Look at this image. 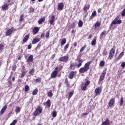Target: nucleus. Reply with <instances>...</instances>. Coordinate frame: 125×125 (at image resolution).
I'll return each mask as SVG.
<instances>
[{"label":"nucleus","mask_w":125,"mask_h":125,"mask_svg":"<svg viewBox=\"0 0 125 125\" xmlns=\"http://www.w3.org/2000/svg\"><path fill=\"white\" fill-rule=\"evenodd\" d=\"M106 35H107V32L103 31L101 34V37H103V36H106Z\"/></svg>","instance_id":"8fccbe9b"},{"label":"nucleus","mask_w":125,"mask_h":125,"mask_svg":"<svg viewBox=\"0 0 125 125\" xmlns=\"http://www.w3.org/2000/svg\"><path fill=\"white\" fill-rule=\"evenodd\" d=\"M42 81V78L41 77L38 78L36 80V82L37 83H40V82Z\"/></svg>","instance_id":"5fc2aeb1"},{"label":"nucleus","mask_w":125,"mask_h":125,"mask_svg":"<svg viewBox=\"0 0 125 125\" xmlns=\"http://www.w3.org/2000/svg\"><path fill=\"white\" fill-rule=\"evenodd\" d=\"M41 41V38H36L35 39H34L32 41V44H36V43H38L39 42Z\"/></svg>","instance_id":"4468645a"},{"label":"nucleus","mask_w":125,"mask_h":125,"mask_svg":"<svg viewBox=\"0 0 125 125\" xmlns=\"http://www.w3.org/2000/svg\"><path fill=\"white\" fill-rule=\"evenodd\" d=\"M65 84H66L67 87H70V84L69 83V82L68 81V80L65 79Z\"/></svg>","instance_id":"37998d69"},{"label":"nucleus","mask_w":125,"mask_h":125,"mask_svg":"<svg viewBox=\"0 0 125 125\" xmlns=\"http://www.w3.org/2000/svg\"><path fill=\"white\" fill-rule=\"evenodd\" d=\"M102 92V90L100 88H97L95 90V93H96V96L98 95H100L101 92Z\"/></svg>","instance_id":"9d476101"},{"label":"nucleus","mask_w":125,"mask_h":125,"mask_svg":"<svg viewBox=\"0 0 125 125\" xmlns=\"http://www.w3.org/2000/svg\"><path fill=\"white\" fill-rule=\"evenodd\" d=\"M29 38H30V34L26 35L24 37L22 41L23 43H25V42H26L28 41V40H29Z\"/></svg>","instance_id":"6ab92c4d"},{"label":"nucleus","mask_w":125,"mask_h":125,"mask_svg":"<svg viewBox=\"0 0 125 125\" xmlns=\"http://www.w3.org/2000/svg\"><path fill=\"white\" fill-rule=\"evenodd\" d=\"M73 94H74V91L69 92V95L68 96V100H70V98L73 96Z\"/></svg>","instance_id":"79ce46f5"},{"label":"nucleus","mask_w":125,"mask_h":125,"mask_svg":"<svg viewBox=\"0 0 125 125\" xmlns=\"http://www.w3.org/2000/svg\"><path fill=\"white\" fill-rule=\"evenodd\" d=\"M110 125V122L109 121V119H107L104 122H103L101 125Z\"/></svg>","instance_id":"4be33fe9"},{"label":"nucleus","mask_w":125,"mask_h":125,"mask_svg":"<svg viewBox=\"0 0 125 125\" xmlns=\"http://www.w3.org/2000/svg\"><path fill=\"white\" fill-rule=\"evenodd\" d=\"M115 102H116V99L112 98L111 99L109 102L108 103V105L109 107H113V106L115 105Z\"/></svg>","instance_id":"0eeeda50"},{"label":"nucleus","mask_w":125,"mask_h":125,"mask_svg":"<svg viewBox=\"0 0 125 125\" xmlns=\"http://www.w3.org/2000/svg\"><path fill=\"white\" fill-rule=\"evenodd\" d=\"M4 48V45L2 44H0V52H1Z\"/></svg>","instance_id":"a19ab883"},{"label":"nucleus","mask_w":125,"mask_h":125,"mask_svg":"<svg viewBox=\"0 0 125 125\" xmlns=\"http://www.w3.org/2000/svg\"><path fill=\"white\" fill-rule=\"evenodd\" d=\"M24 14H21L20 17V22H23V20H24Z\"/></svg>","instance_id":"473e14b6"},{"label":"nucleus","mask_w":125,"mask_h":125,"mask_svg":"<svg viewBox=\"0 0 125 125\" xmlns=\"http://www.w3.org/2000/svg\"><path fill=\"white\" fill-rule=\"evenodd\" d=\"M29 85H25V87H24V91L25 92H27V91H29Z\"/></svg>","instance_id":"ea45409f"},{"label":"nucleus","mask_w":125,"mask_h":125,"mask_svg":"<svg viewBox=\"0 0 125 125\" xmlns=\"http://www.w3.org/2000/svg\"><path fill=\"white\" fill-rule=\"evenodd\" d=\"M5 112V110L4 109H3L2 108L1 109L0 114V115H3V114Z\"/></svg>","instance_id":"052dcab7"},{"label":"nucleus","mask_w":125,"mask_h":125,"mask_svg":"<svg viewBox=\"0 0 125 125\" xmlns=\"http://www.w3.org/2000/svg\"><path fill=\"white\" fill-rule=\"evenodd\" d=\"M105 75H106V70H104L102 74L100 76V81H101V82H103V81H104V79H105Z\"/></svg>","instance_id":"6e6552de"},{"label":"nucleus","mask_w":125,"mask_h":125,"mask_svg":"<svg viewBox=\"0 0 125 125\" xmlns=\"http://www.w3.org/2000/svg\"><path fill=\"white\" fill-rule=\"evenodd\" d=\"M50 35V33H49V31L46 32V34L45 35V39H48V38H49Z\"/></svg>","instance_id":"58836bf2"},{"label":"nucleus","mask_w":125,"mask_h":125,"mask_svg":"<svg viewBox=\"0 0 125 125\" xmlns=\"http://www.w3.org/2000/svg\"><path fill=\"white\" fill-rule=\"evenodd\" d=\"M16 68H17V66H16V64H13L12 67V71H15L16 70Z\"/></svg>","instance_id":"de8ad7c7"},{"label":"nucleus","mask_w":125,"mask_h":125,"mask_svg":"<svg viewBox=\"0 0 125 125\" xmlns=\"http://www.w3.org/2000/svg\"><path fill=\"white\" fill-rule=\"evenodd\" d=\"M3 110L6 111V109H7V104H5V105L2 108Z\"/></svg>","instance_id":"bf43d9fd"},{"label":"nucleus","mask_w":125,"mask_h":125,"mask_svg":"<svg viewBox=\"0 0 125 125\" xmlns=\"http://www.w3.org/2000/svg\"><path fill=\"white\" fill-rule=\"evenodd\" d=\"M84 83L87 86V85H89V84H90V81L86 80L85 83Z\"/></svg>","instance_id":"3c124183"},{"label":"nucleus","mask_w":125,"mask_h":125,"mask_svg":"<svg viewBox=\"0 0 125 125\" xmlns=\"http://www.w3.org/2000/svg\"><path fill=\"white\" fill-rule=\"evenodd\" d=\"M48 97H52L53 96V93H52V90H50L47 92Z\"/></svg>","instance_id":"393cba45"},{"label":"nucleus","mask_w":125,"mask_h":125,"mask_svg":"<svg viewBox=\"0 0 125 125\" xmlns=\"http://www.w3.org/2000/svg\"><path fill=\"white\" fill-rule=\"evenodd\" d=\"M35 10V9H34V8H30V10H29V12H34Z\"/></svg>","instance_id":"e2e57ef3"},{"label":"nucleus","mask_w":125,"mask_h":125,"mask_svg":"<svg viewBox=\"0 0 125 125\" xmlns=\"http://www.w3.org/2000/svg\"><path fill=\"white\" fill-rule=\"evenodd\" d=\"M17 123V120L15 119L14 121H13V122L11 124H12L13 125H16Z\"/></svg>","instance_id":"4d7b16f0"},{"label":"nucleus","mask_w":125,"mask_h":125,"mask_svg":"<svg viewBox=\"0 0 125 125\" xmlns=\"http://www.w3.org/2000/svg\"><path fill=\"white\" fill-rule=\"evenodd\" d=\"M100 25H101V23H100V22H98L97 21L95 24V28H96V27H100Z\"/></svg>","instance_id":"c03bdc74"},{"label":"nucleus","mask_w":125,"mask_h":125,"mask_svg":"<svg viewBox=\"0 0 125 125\" xmlns=\"http://www.w3.org/2000/svg\"><path fill=\"white\" fill-rule=\"evenodd\" d=\"M120 16H118L115 19L112 21L110 24V27H113V25H119L122 23V20H119Z\"/></svg>","instance_id":"f03ea898"},{"label":"nucleus","mask_w":125,"mask_h":125,"mask_svg":"<svg viewBox=\"0 0 125 125\" xmlns=\"http://www.w3.org/2000/svg\"><path fill=\"white\" fill-rule=\"evenodd\" d=\"M27 71H23L22 72V73L21 74V78H24L26 73H27Z\"/></svg>","instance_id":"09e8293b"},{"label":"nucleus","mask_w":125,"mask_h":125,"mask_svg":"<svg viewBox=\"0 0 125 125\" xmlns=\"http://www.w3.org/2000/svg\"><path fill=\"white\" fill-rule=\"evenodd\" d=\"M96 14H97L96 11H93L92 13V17H90L89 18V20H91V19H93V17H95V16H96Z\"/></svg>","instance_id":"a878e982"},{"label":"nucleus","mask_w":125,"mask_h":125,"mask_svg":"<svg viewBox=\"0 0 125 125\" xmlns=\"http://www.w3.org/2000/svg\"><path fill=\"white\" fill-rule=\"evenodd\" d=\"M58 66H56L54 69V71L52 73L51 75V78L54 79L57 77V74H58Z\"/></svg>","instance_id":"20e7f679"},{"label":"nucleus","mask_w":125,"mask_h":125,"mask_svg":"<svg viewBox=\"0 0 125 125\" xmlns=\"http://www.w3.org/2000/svg\"><path fill=\"white\" fill-rule=\"evenodd\" d=\"M77 44H78V43L77 42H75L73 44L75 47H76V46H77Z\"/></svg>","instance_id":"338daca9"},{"label":"nucleus","mask_w":125,"mask_h":125,"mask_svg":"<svg viewBox=\"0 0 125 125\" xmlns=\"http://www.w3.org/2000/svg\"><path fill=\"white\" fill-rule=\"evenodd\" d=\"M76 75H77V71H71L68 75V78L69 79H73L74 76H76Z\"/></svg>","instance_id":"1a4fd4ad"},{"label":"nucleus","mask_w":125,"mask_h":125,"mask_svg":"<svg viewBox=\"0 0 125 125\" xmlns=\"http://www.w3.org/2000/svg\"><path fill=\"white\" fill-rule=\"evenodd\" d=\"M35 73V69L32 68L31 69H30L29 73L30 75H34V73Z\"/></svg>","instance_id":"c9c22d12"},{"label":"nucleus","mask_w":125,"mask_h":125,"mask_svg":"<svg viewBox=\"0 0 125 125\" xmlns=\"http://www.w3.org/2000/svg\"><path fill=\"white\" fill-rule=\"evenodd\" d=\"M91 44L93 46H94V45H95V44H96V38H94L93 40L92 41Z\"/></svg>","instance_id":"f704fd0d"},{"label":"nucleus","mask_w":125,"mask_h":125,"mask_svg":"<svg viewBox=\"0 0 125 125\" xmlns=\"http://www.w3.org/2000/svg\"><path fill=\"white\" fill-rule=\"evenodd\" d=\"M86 87H87V86L84 83H82V86H81V88L82 90L85 91V90H86Z\"/></svg>","instance_id":"aec40b11"},{"label":"nucleus","mask_w":125,"mask_h":125,"mask_svg":"<svg viewBox=\"0 0 125 125\" xmlns=\"http://www.w3.org/2000/svg\"><path fill=\"white\" fill-rule=\"evenodd\" d=\"M66 42H67L66 40V39H65V38L63 39L62 40V42H61V46H63V45H64V44H65V43H66Z\"/></svg>","instance_id":"cd10ccee"},{"label":"nucleus","mask_w":125,"mask_h":125,"mask_svg":"<svg viewBox=\"0 0 125 125\" xmlns=\"http://www.w3.org/2000/svg\"><path fill=\"white\" fill-rule=\"evenodd\" d=\"M21 108H20V106H16L15 108V113L16 114H18V113H20V111H21Z\"/></svg>","instance_id":"5701e85b"},{"label":"nucleus","mask_w":125,"mask_h":125,"mask_svg":"<svg viewBox=\"0 0 125 125\" xmlns=\"http://www.w3.org/2000/svg\"><path fill=\"white\" fill-rule=\"evenodd\" d=\"M9 6V4L5 3L1 6V10H6L8 7Z\"/></svg>","instance_id":"f3484780"},{"label":"nucleus","mask_w":125,"mask_h":125,"mask_svg":"<svg viewBox=\"0 0 125 125\" xmlns=\"http://www.w3.org/2000/svg\"><path fill=\"white\" fill-rule=\"evenodd\" d=\"M38 92H39V90H38V88H36V89L33 91L32 94L33 95H37Z\"/></svg>","instance_id":"c756f323"},{"label":"nucleus","mask_w":125,"mask_h":125,"mask_svg":"<svg viewBox=\"0 0 125 125\" xmlns=\"http://www.w3.org/2000/svg\"><path fill=\"white\" fill-rule=\"evenodd\" d=\"M77 62L78 63L76 64V67L77 68H80V67H81L83 64V60L78 59H77Z\"/></svg>","instance_id":"9b49d317"},{"label":"nucleus","mask_w":125,"mask_h":125,"mask_svg":"<svg viewBox=\"0 0 125 125\" xmlns=\"http://www.w3.org/2000/svg\"><path fill=\"white\" fill-rule=\"evenodd\" d=\"M56 116H57V112H56L55 111H53L52 117H53V118H55Z\"/></svg>","instance_id":"49530a36"},{"label":"nucleus","mask_w":125,"mask_h":125,"mask_svg":"<svg viewBox=\"0 0 125 125\" xmlns=\"http://www.w3.org/2000/svg\"><path fill=\"white\" fill-rule=\"evenodd\" d=\"M75 67H77V64L75 62L71 63L70 65V68L71 70H75Z\"/></svg>","instance_id":"412c9836"},{"label":"nucleus","mask_w":125,"mask_h":125,"mask_svg":"<svg viewBox=\"0 0 125 125\" xmlns=\"http://www.w3.org/2000/svg\"><path fill=\"white\" fill-rule=\"evenodd\" d=\"M63 7H64V4L63 3H60L58 4L57 9L58 10H63Z\"/></svg>","instance_id":"dca6fc26"},{"label":"nucleus","mask_w":125,"mask_h":125,"mask_svg":"<svg viewBox=\"0 0 125 125\" xmlns=\"http://www.w3.org/2000/svg\"><path fill=\"white\" fill-rule=\"evenodd\" d=\"M17 123V120L15 119L14 121H13V122L11 124H12L13 125H16Z\"/></svg>","instance_id":"13d9d810"},{"label":"nucleus","mask_w":125,"mask_h":125,"mask_svg":"<svg viewBox=\"0 0 125 125\" xmlns=\"http://www.w3.org/2000/svg\"><path fill=\"white\" fill-rule=\"evenodd\" d=\"M123 55H125V52H122L119 54L118 57L117 58V60H120V59L123 57Z\"/></svg>","instance_id":"bb28decb"},{"label":"nucleus","mask_w":125,"mask_h":125,"mask_svg":"<svg viewBox=\"0 0 125 125\" xmlns=\"http://www.w3.org/2000/svg\"><path fill=\"white\" fill-rule=\"evenodd\" d=\"M54 58H55V54H53L52 56V59H54Z\"/></svg>","instance_id":"774afa93"},{"label":"nucleus","mask_w":125,"mask_h":125,"mask_svg":"<svg viewBox=\"0 0 125 125\" xmlns=\"http://www.w3.org/2000/svg\"><path fill=\"white\" fill-rule=\"evenodd\" d=\"M91 63H92V61H91L88 62L84 64V67H81L79 69V72L81 73H85V72L89 69V65H90Z\"/></svg>","instance_id":"f257e3e1"},{"label":"nucleus","mask_w":125,"mask_h":125,"mask_svg":"<svg viewBox=\"0 0 125 125\" xmlns=\"http://www.w3.org/2000/svg\"><path fill=\"white\" fill-rule=\"evenodd\" d=\"M122 16H125V10L123 9L121 12Z\"/></svg>","instance_id":"6e6d98bb"},{"label":"nucleus","mask_w":125,"mask_h":125,"mask_svg":"<svg viewBox=\"0 0 125 125\" xmlns=\"http://www.w3.org/2000/svg\"><path fill=\"white\" fill-rule=\"evenodd\" d=\"M115 50L114 48H112L109 51V58L110 60L113 59L114 58V56L115 55Z\"/></svg>","instance_id":"423d86ee"},{"label":"nucleus","mask_w":125,"mask_h":125,"mask_svg":"<svg viewBox=\"0 0 125 125\" xmlns=\"http://www.w3.org/2000/svg\"><path fill=\"white\" fill-rule=\"evenodd\" d=\"M83 21L80 20L78 22V27H80L81 28V27H83Z\"/></svg>","instance_id":"7c9ffc66"},{"label":"nucleus","mask_w":125,"mask_h":125,"mask_svg":"<svg viewBox=\"0 0 125 125\" xmlns=\"http://www.w3.org/2000/svg\"><path fill=\"white\" fill-rule=\"evenodd\" d=\"M45 35V34H44V33H42L41 35V38H43V37H44Z\"/></svg>","instance_id":"69168bd1"},{"label":"nucleus","mask_w":125,"mask_h":125,"mask_svg":"<svg viewBox=\"0 0 125 125\" xmlns=\"http://www.w3.org/2000/svg\"><path fill=\"white\" fill-rule=\"evenodd\" d=\"M32 48V44L30 43L29 45L28 46V49H31Z\"/></svg>","instance_id":"0e129e2a"},{"label":"nucleus","mask_w":125,"mask_h":125,"mask_svg":"<svg viewBox=\"0 0 125 125\" xmlns=\"http://www.w3.org/2000/svg\"><path fill=\"white\" fill-rule=\"evenodd\" d=\"M69 47V43L66 44L64 47V50H67Z\"/></svg>","instance_id":"603ef678"},{"label":"nucleus","mask_w":125,"mask_h":125,"mask_svg":"<svg viewBox=\"0 0 125 125\" xmlns=\"http://www.w3.org/2000/svg\"><path fill=\"white\" fill-rule=\"evenodd\" d=\"M12 28H10V29H8L6 32L5 35L6 36H9L10 35H11L12 33L13 32V29Z\"/></svg>","instance_id":"f8f14e48"},{"label":"nucleus","mask_w":125,"mask_h":125,"mask_svg":"<svg viewBox=\"0 0 125 125\" xmlns=\"http://www.w3.org/2000/svg\"><path fill=\"white\" fill-rule=\"evenodd\" d=\"M123 104H124V98L122 97L120 102H119V105L120 106H123Z\"/></svg>","instance_id":"72a5a7b5"},{"label":"nucleus","mask_w":125,"mask_h":125,"mask_svg":"<svg viewBox=\"0 0 125 125\" xmlns=\"http://www.w3.org/2000/svg\"><path fill=\"white\" fill-rule=\"evenodd\" d=\"M54 19H55V16L53 15L51 17V20H49V23L50 25H54L53 24V23H54Z\"/></svg>","instance_id":"2eb2a0df"},{"label":"nucleus","mask_w":125,"mask_h":125,"mask_svg":"<svg viewBox=\"0 0 125 125\" xmlns=\"http://www.w3.org/2000/svg\"><path fill=\"white\" fill-rule=\"evenodd\" d=\"M45 21V19L42 18L40 20H39L38 22L39 24H41L42 23V22H44Z\"/></svg>","instance_id":"c85d7f7f"},{"label":"nucleus","mask_w":125,"mask_h":125,"mask_svg":"<svg viewBox=\"0 0 125 125\" xmlns=\"http://www.w3.org/2000/svg\"><path fill=\"white\" fill-rule=\"evenodd\" d=\"M86 48V45H84L83 47H82L81 48V49H80V52H83V50H84V49H85V48Z\"/></svg>","instance_id":"a18cd8bd"},{"label":"nucleus","mask_w":125,"mask_h":125,"mask_svg":"<svg viewBox=\"0 0 125 125\" xmlns=\"http://www.w3.org/2000/svg\"><path fill=\"white\" fill-rule=\"evenodd\" d=\"M39 31H40V28H39V27H35L33 30V33L34 34V35H37V34L39 33Z\"/></svg>","instance_id":"a211bd4d"},{"label":"nucleus","mask_w":125,"mask_h":125,"mask_svg":"<svg viewBox=\"0 0 125 125\" xmlns=\"http://www.w3.org/2000/svg\"><path fill=\"white\" fill-rule=\"evenodd\" d=\"M33 61H34V56L33 55H31L27 59L26 62L29 63V62H33Z\"/></svg>","instance_id":"ddd939ff"},{"label":"nucleus","mask_w":125,"mask_h":125,"mask_svg":"<svg viewBox=\"0 0 125 125\" xmlns=\"http://www.w3.org/2000/svg\"><path fill=\"white\" fill-rule=\"evenodd\" d=\"M68 59H69V57H68V56H64L58 59V61L60 62H67L68 61Z\"/></svg>","instance_id":"39448f33"},{"label":"nucleus","mask_w":125,"mask_h":125,"mask_svg":"<svg viewBox=\"0 0 125 125\" xmlns=\"http://www.w3.org/2000/svg\"><path fill=\"white\" fill-rule=\"evenodd\" d=\"M83 17H86L87 15H88V12H87V11H83Z\"/></svg>","instance_id":"e433bc0d"},{"label":"nucleus","mask_w":125,"mask_h":125,"mask_svg":"<svg viewBox=\"0 0 125 125\" xmlns=\"http://www.w3.org/2000/svg\"><path fill=\"white\" fill-rule=\"evenodd\" d=\"M87 10H88L87 6L85 5L83 8V11H87Z\"/></svg>","instance_id":"864d4df0"},{"label":"nucleus","mask_w":125,"mask_h":125,"mask_svg":"<svg viewBox=\"0 0 125 125\" xmlns=\"http://www.w3.org/2000/svg\"><path fill=\"white\" fill-rule=\"evenodd\" d=\"M42 113V108L39 106L33 113V115L35 117H37V116H40Z\"/></svg>","instance_id":"7ed1b4c3"},{"label":"nucleus","mask_w":125,"mask_h":125,"mask_svg":"<svg viewBox=\"0 0 125 125\" xmlns=\"http://www.w3.org/2000/svg\"><path fill=\"white\" fill-rule=\"evenodd\" d=\"M105 65V61H101L100 62V66L103 67Z\"/></svg>","instance_id":"4c0bfd02"},{"label":"nucleus","mask_w":125,"mask_h":125,"mask_svg":"<svg viewBox=\"0 0 125 125\" xmlns=\"http://www.w3.org/2000/svg\"><path fill=\"white\" fill-rule=\"evenodd\" d=\"M121 67H122V68H125V62H123L121 63Z\"/></svg>","instance_id":"680f3d73"},{"label":"nucleus","mask_w":125,"mask_h":125,"mask_svg":"<svg viewBox=\"0 0 125 125\" xmlns=\"http://www.w3.org/2000/svg\"><path fill=\"white\" fill-rule=\"evenodd\" d=\"M46 105L47 106V107H48V108H49L51 105V103H50V100H48L46 102Z\"/></svg>","instance_id":"2f4dec72"},{"label":"nucleus","mask_w":125,"mask_h":125,"mask_svg":"<svg viewBox=\"0 0 125 125\" xmlns=\"http://www.w3.org/2000/svg\"><path fill=\"white\" fill-rule=\"evenodd\" d=\"M102 54L103 56H106V55H108V52H107V49L106 48H104L103 50Z\"/></svg>","instance_id":"b1692460"}]
</instances>
